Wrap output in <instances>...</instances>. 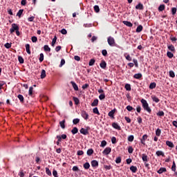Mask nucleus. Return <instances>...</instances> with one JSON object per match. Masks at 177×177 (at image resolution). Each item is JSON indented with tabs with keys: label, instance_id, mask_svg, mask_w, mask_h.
Returning a JSON list of instances; mask_svg holds the SVG:
<instances>
[{
	"label": "nucleus",
	"instance_id": "obj_1",
	"mask_svg": "<svg viewBox=\"0 0 177 177\" xmlns=\"http://www.w3.org/2000/svg\"><path fill=\"white\" fill-rule=\"evenodd\" d=\"M141 103L142 104V107L145 111H147L150 114L151 113V109L150 106H149V103H147V101L145 99L141 100Z\"/></svg>",
	"mask_w": 177,
	"mask_h": 177
},
{
	"label": "nucleus",
	"instance_id": "obj_2",
	"mask_svg": "<svg viewBox=\"0 0 177 177\" xmlns=\"http://www.w3.org/2000/svg\"><path fill=\"white\" fill-rule=\"evenodd\" d=\"M91 129V127H87L86 129L84 128H82L80 130V133H82V135H89V130Z\"/></svg>",
	"mask_w": 177,
	"mask_h": 177
},
{
	"label": "nucleus",
	"instance_id": "obj_3",
	"mask_svg": "<svg viewBox=\"0 0 177 177\" xmlns=\"http://www.w3.org/2000/svg\"><path fill=\"white\" fill-rule=\"evenodd\" d=\"M17 30H19V26H17V24H12V27L10 29V34H13V32H15V31H17Z\"/></svg>",
	"mask_w": 177,
	"mask_h": 177
},
{
	"label": "nucleus",
	"instance_id": "obj_4",
	"mask_svg": "<svg viewBox=\"0 0 177 177\" xmlns=\"http://www.w3.org/2000/svg\"><path fill=\"white\" fill-rule=\"evenodd\" d=\"M107 41L110 46H114V45H115V40H114L113 37H109Z\"/></svg>",
	"mask_w": 177,
	"mask_h": 177
},
{
	"label": "nucleus",
	"instance_id": "obj_5",
	"mask_svg": "<svg viewBox=\"0 0 177 177\" xmlns=\"http://www.w3.org/2000/svg\"><path fill=\"white\" fill-rule=\"evenodd\" d=\"M82 117L84 119V120H88V118H89V114H88V113H86V111H82Z\"/></svg>",
	"mask_w": 177,
	"mask_h": 177
},
{
	"label": "nucleus",
	"instance_id": "obj_6",
	"mask_svg": "<svg viewBox=\"0 0 177 177\" xmlns=\"http://www.w3.org/2000/svg\"><path fill=\"white\" fill-rule=\"evenodd\" d=\"M102 153L103 154H105V156H108L109 153H111V148L110 147L105 148Z\"/></svg>",
	"mask_w": 177,
	"mask_h": 177
},
{
	"label": "nucleus",
	"instance_id": "obj_7",
	"mask_svg": "<svg viewBox=\"0 0 177 177\" xmlns=\"http://www.w3.org/2000/svg\"><path fill=\"white\" fill-rule=\"evenodd\" d=\"M147 140V134H145L143 136H142V139H141V140H140V142H141V143H142V145H146V140Z\"/></svg>",
	"mask_w": 177,
	"mask_h": 177
},
{
	"label": "nucleus",
	"instance_id": "obj_8",
	"mask_svg": "<svg viewBox=\"0 0 177 177\" xmlns=\"http://www.w3.org/2000/svg\"><path fill=\"white\" fill-rule=\"evenodd\" d=\"M100 66L101 67V68H103L104 70V68L107 67V64L106 63V61L102 60L100 64Z\"/></svg>",
	"mask_w": 177,
	"mask_h": 177
},
{
	"label": "nucleus",
	"instance_id": "obj_9",
	"mask_svg": "<svg viewBox=\"0 0 177 177\" xmlns=\"http://www.w3.org/2000/svg\"><path fill=\"white\" fill-rule=\"evenodd\" d=\"M112 127L115 129H118V131H121V127H120L118 123L113 122L112 123Z\"/></svg>",
	"mask_w": 177,
	"mask_h": 177
},
{
	"label": "nucleus",
	"instance_id": "obj_10",
	"mask_svg": "<svg viewBox=\"0 0 177 177\" xmlns=\"http://www.w3.org/2000/svg\"><path fill=\"white\" fill-rule=\"evenodd\" d=\"M91 166L93 167H99V162H97V160H92L91 161Z\"/></svg>",
	"mask_w": 177,
	"mask_h": 177
},
{
	"label": "nucleus",
	"instance_id": "obj_11",
	"mask_svg": "<svg viewBox=\"0 0 177 177\" xmlns=\"http://www.w3.org/2000/svg\"><path fill=\"white\" fill-rule=\"evenodd\" d=\"M115 113V109H113L109 112L108 115L111 117V118H114V114Z\"/></svg>",
	"mask_w": 177,
	"mask_h": 177
},
{
	"label": "nucleus",
	"instance_id": "obj_12",
	"mask_svg": "<svg viewBox=\"0 0 177 177\" xmlns=\"http://www.w3.org/2000/svg\"><path fill=\"white\" fill-rule=\"evenodd\" d=\"M71 84L74 89V91H78V85L73 81L71 82Z\"/></svg>",
	"mask_w": 177,
	"mask_h": 177
},
{
	"label": "nucleus",
	"instance_id": "obj_13",
	"mask_svg": "<svg viewBox=\"0 0 177 177\" xmlns=\"http://www.w3.org/2000/svg\"><path fill=\"white\" fill-rule=\"evenodd\" d=\"M130 171H131L133 174H136V172L138 171V167H136V166H131L130 167Z\"/></svg>",
	"mask_w": 177,
	"mask_h": 177
},
{
	"label": "nucleus",
	"instance_id": "obj_14",
	"mask_svg": "<svg viewBox=\"0 0 177 177\" xmlns=\"http://www.w3.org/2000/svg\"><path fill=\"white\" fill-rule=\"evenodd\" d=\"M151 97L153 102H155V103H158L160 102V99H158V97H157L156 95H151Z\"/></svg>",
	"mask_w": 177,
	"mask_h": 177
},
{
	"label": "nucleus",
	"instance_id": "obj_15",
	"mask_svg": "<svg viewBox=\"0 0 177 177\" xmlns=\"http://www.w3.org/2000/svg\"><path fill=\"white\" fill-rule=\"evenodd\" d=\"M124 56L125 57L126 59L128 60V62H132V57L131 55H129V54L126 53H124Z\"/></svg>",
	"mask_w": 177,
	"mask_h": 177
},
{
	"label": "nucleus",
	"instance_id": "obj_16",
	"mask_svg": "<svg viewBox=\"0 0 177 177\" xmlns=\"http://www.w3.org/2000/svg\"><path fill=\"white\" fill-rule=\"evenodd\" d=\"M97 104H99V100L97 99L94 100L93 102L91 103L92 107H95L97 106Z\"/></svg>",
	"mask_w": 177,
	"mask_h": 177
},
{
	"label": "nucleus",
	"instance_id": "obj_17",
	"mask_svg": "<svg viewBox=\"0 0 177 177\" xmlns=\"http://www.w3.org/2000/svg\"><path fill=\"white\" fill-rule=\"evenodd\" d=\"M45 77H46V71L43 69L41 73L40 78H41V80H44Z\"/></svg>",
	"mask_w": 177,
	"mask_h": 177
},
{
	"label": "nucleus",
	"instance_id": "obj_18",
	"mask_svg": "<svg viewBox=\"0 0 177 177\" xmlns=\"http://www.w3.org/2000/svg\"><path fill=\"white\" fill-rule=\"evenodd\" d=\"M123 24H124V26H127V27H132V26H133V24H132V23L128 21H123Z\"/></svg>",
	"mask_w": 177,
	"mask_h": 177
},
{
	"label": "nucleus",
	"instance_id": "obj_19",
	"mask_svg": "<svg viewBox=\"0 0 177 177\" xmlns=\"http://www.w3.org/2000/svg\"><path fill=\"white\" fill-rule=\"evenodd\" d=\"M65 124H66V120H64L59 122V125L61 128H62V129H64V128H66Z\"/></svg>",
	"mask_w": 177,
	"mask_h": 177
},
{
	"label": "nucleus",
	"instance_id": "obj_20",
	"mask_svg": "<svg viewBox=\"0 0 177 177\" xmlns=\"http://www.w3.org/2000/svg\"><path fill=\"white\" fill-rule=\"evenodd\" d=\"M166 145L167 146H168L169 147H171V148H174V142H171V141H166Z\"/></svg>",
	"mask_w": 177,
	"mask_h": 177
},
{
	"label": "nucleus",
	"instance_id": "obj_21",
	"mask_svg": "<svg viewBox=\"0 0 177 177\" xmlns=\"http://www.w3.org/2000/svg\"><path fill=\"white\" fill-rule=\"evenodd\" d=\"M142 159L144 162H147V161H149V160L147 159V155L145 153L142 155Z\"/></svg>",
	"mask_w": 177,
	"mask_h": 177
},
{
	"label": "nucleus",
	"instance_id": "obj_22",
	"mask_svg": "<svg viewBox=\"0 0 177 177\" xmlns=\"http://www.w3.org/2000/svg\"><path fill=\"white\" fill-rule=\"evenodd\" d=\"M163 172H167V169L165 167H160V169L158 171V174H162Z\"/></svg>",
	"mask_w": 177,
	"mask_h": 177
},
{
	"label": "nucleus",
	"instance_id": "obj_23",
	"mask_svg": "<svg viewBox=\"0 0 177 177\" xmlns=\"http://www.w3.org/2000/svg\"><path fill=\"white\" fill-rule=\"evenodd\" d=\"M133 78L136 80H140L142 78V73H137L133 75Z\"/></svg>",
	"mask_w": 177,
	"mask_h": 177
},
{
	"label": "nucleus",
	"instance_id": "obj_24",
	"mask_svg": "<svg viewBox=\"0 0 177 177\" xmlns=\"http://www.w3.org/2000/svg\"><path fill=\"white\" fill-rule=\"evenodd\" d=\"M26 50L28 55H31V51L30 50V44H26Z\"/></svg>",
	"mask_w": 177,
	"mask_h": 177
},
{
	"label": "nucleus",
	"instance_id": "obj_25",
	"mask_svg": "<svg viewBox=\"0 0 177 177\" xmlns=\"http://www.w3.org/2000/svg\"><path fill=\"white\" fill-rule=\"evenodd\" d=\"M143 30V26L142 25H139L136 28V32H142Z\"/></svg>",
	"mask_w": 177,
	"mask_h": 177
},
{
	"label": "nucleus",
	"instance_id": "obj_26",
	"mask_svg": "<svg viewBox=\"0 0 177 177\" xmlns=\"http://www.w3.org/2000/svg\"><path fill=\"white\" fill-rule=\"evenodd\" d=\"M136 9H138L139 10H143V4H142V3H138V4L136 6Z\"/></svg>",
	"mask_w": 177,
	"mask_h": 177
},
{
	"label": "nucleus",
	"instance_id": "obj_27",
	"mask_svg": "<svg viewBox=\"0 0 177 177\" xmlns=\"http://www.w3.org/2000/svg\"><path fill=\"white\" fill-rule=\"evenodd\" d=\"M156 154V156H158V157H160V156H162V157H164V156H165L162 151H157Z\"/></svg>",
	"mask_w": 177,
	"mask_h": 177
},
{
	"label": "nucleus",
	"instance_id": "obj_28",
	"mask_svg": "<svg viewBox=\"0 0 177 177\" xmlns=\"http://www.w3.org/2000/svg\"><path fill=\"white\" fill-rule=\"evenodd\" d=\"M167 48L169 50H171V52H175V46H174V45L168 46Z\"/></svg>",
	"mask_w": 177,
	"mask_h": 177
},
{
	"label": "nucleus",
	"instance_id": "obj_29",
	"mask_svg": "<svg viewBox=\"0 0 177 177\" xmlns=\"http://www.w3.org/2000/svg\"><path fill=\"white\" fill-rule=\"evenodd\" d=\"M83 167L84 169H89L91 165L89 164V162H86L83 165Z\"/></svg>",
	"mask_w": 177,
	"mask_h": 177
},
{
	"label": "nucleus",
	"instance_id": "obj_30",
	"mask_svg": "<svg viewBox=\"0 0 177 177\" xmlns=\"http://www.w3.org/2000/svg\"><path fill=\"white\" fill-rule=\"evenodd\" d=\"M56 41H57V37L55 36L51 42V46H55V44H56Z\"/></svg>",
	"mask_w": 177,
	"mask_h": 177
},
{
	"label": "nucleus",
	"instance_id": "obj_31",
	"mask_svg": "<svg viewBox=\"0 0 177 177\" xmlns=\"http://www.w3.org/2000/svg\"><path fill=\"white\" fill-rule=\"evenodd\" d=\"M93 113H94V114H97V115H100V113L99 112L97 107H95L93 109Z\"/></svg>",
	"mask_w": 177,
	"mask_h": 177
},
{
	"label": "nucleus",
	"instance_id": "obj_32",
	"mask_svg": "<svg viewBox=\"0 0 177 177\" xmlns=\"http://www.w3.org/2000/svg\"><path fill=\"white\" fill-rule=\"evenodd\" d=\"M46 174L48 175V176H52V171H50V169L48 167H46Z\"/></svg>",
	"mask_w": 177,
	"mask_h": 177
},
{
	"label": "nucleus",
	"instance_id": "obj_33",
	"mask_svg": "<svg viewBox=\"0 0 177 177\" xmlns=\"http://www.w3.org/2000/svg\"><path fill=\"white\" fill-rule=\"evenodd\" d=\"M71 132L73 135H75L76 133H78V128L74 127L72 130Z\"/></svg>",
	"mask_w": 177,
	"mask_h": 177
},
{
	"label": "nucleus",
	"instance_id": "obj_34",
	"mask_svg": "<svg viewBox=\"0 0 177 177\" xmlns=\"http://www.w3.org/2000/svg\"><path fill=\"white\" fill-rule=\"evenodd\" d=\"M167 56L169 59H172V57H174V53H172L171 52L167 51Z\"/></svg>",
	"mask_w": 177,
	"mask_h": 177
},
{
	"label": "nucleus",
	"instance_id": "obj_35",
	"mask_svg": "<svg viewBox=\"0 0 177 177\" xmlns=\"http://www.w3.org/2000/svg\"><path fill=\"white\" fill-rule=\"evenodd\" d=\"M165 9V6L164 4H162L158 7L159 12H162V10H164Z\"/></svg>",
	"mask_w": 177,
	"mask_h": 177
},
{
	"label": "nucleus",
	"instance_id": "obj_36",
	"mask_svg": "<svg viewBox=\"0 0 177 177\" xmlns=\"http://www.w3.org/2000/svg\"><path fill=\"white\" fill-rule=\"evenodd\" d=\"M73 101L75 102V104H80V100L77 97H73Z\"/></svg>",
	"mask_w": 177,
	"mask_h": 177
},
{
	"label": "nucleus",
	"instance_id": "obj_37",
	"mask_svg": "<svg viewBox=\"0 0 177 177\" xmlns=\"http://www.w3.org/2000/svg\"><path fill=\"white\" fill-rule=\"evenodd\" d=\"M44 50H45V52H50V48L48 45H45L44 46Z\"/></svg>",
	"mask_w": 177,
	"mask_h": 177
},
{
	"label": "nucleus",
	"instance_id": "obj_38",
	"mask_svg": "<svg viewBox=\"0 0 177 177\" xmlns=\"http://www.w3.org/2000/svg\"><path fill=\"white\" fill-rule=\"evenodd\" d=\"M156 86V82H152L149 84V89H154Z\"/></svg>",
	"mask_w": 177,
	"mask_h": 177
},
{
	"label": "nucleus",
	"instance_id": "obj_39",
	"mask_svg": "<svg viewBox=\"0 0 177 177\" xmlns=\"http://www.w3.org/2000/svg\"><path fill=\"white\" fill-rule=\"evenodd\" d=\"M17 97L20 100V102H21V103L24 102V97H23L22 95H18Z\"/></svg>",
	"mask_w": 177,
	"mask_h": 177
},
{
	"label": "nucleus",
	"instance_id": "obj_40",
	"mask_svg": "<svg viewBox=\"0 0 177 177\" xmlns=\"http://www.w3.org/2000/svg\"><path fill=\"white\" fill-rule=\"evenodd\" d=\"M94 10L96 13H99L100 12V8H99V6H95Z\"/></svg>",
	"mask_w": 177,
	"mask_h": 177
},
{
	"label": "nucleus",
	"instance_id": "obj_41",
	"mask_svg": "<svg viewBox=\"0 0 177 177\" xmlns=\"http://www.w3.org/2000/svg\"><path fill=\"white\" fill-rule=\"evenodd\" d=\"M171 170L175 172L176 171V164L175 163V161L173 162V165L171 167Z\"/></svg>",
	"mask_w": 177,
	"mask_h": 177
},
{
	"label": "nucleus",
	"instance_id": "obj_42",
	"mask_svg": "<svg viewBox=\"0 0 177 177\" xmlns=\"http://www.w3.org/2000/svg\"><path fill=\"white\" fill-rule=\"evenodd\" d=\"M93 154V149H89L87 150V156H92Z\"/></svg>",
	"mask_w": 177,
	"mask_h": 177
},
{
	"label": "nucleus",
	"instance_id": "obj_43",
	"mask_svg": "<svg viewBox=\"0 0 177 177\" xmlns=\"http://www.w3.org/2000/svg\"><path fill=\"white\" fill-rule=\"evenodd\" d=\"M169 77L171 78H175V72H174V71H169Z\"/></svg>",
	"mask_w": 177,
	"mask_h": 177
},
{
	"label": "nucleus",
	"instance_id": "obj_44",
	"mask_svg": "<svg viewBox=\"0 0 177 177\" xmlns=\"http://www.w3.org/2000/svg\"><path fill=\"white\" fill-rule=\"evenodd\" d=\"M57 139H58V140L57 141V146H59L60 142H62V137L60 136H57Z\"/></svg>",
	"mask_w": 177,
	"mask_h": 177
},
{
	"label": "nucleus",
	"instance_id": "obj_45",
	"mask_svg": "<svg viewBox=\"0 0 177 177\" xmlns=\"http://www.w3.org/2000/svg\"><path fill=\"white\" fill-rule=\"evenodd\" d=\"M73 123L74 124V125H77V124L80 123V119L78 118L73 119Z\"/></svg>",
	"mask_w": 177,
	"mask_h": 177
},
{
	"label": "nucleus",
	"instance_id": "obj_46",
	"mask_svg": "<svg viewBox=\"0 0 177 177\" xmlns=\"http://www.w3.org/2000/svg\"><path fill=\"white\" fill-rule=\"evenodd\" d=\"M156 136H160L161 135V129H157L156 131Z\"/></svg>",
	"mask_w": 177,
	"mask_h": 177
},
{
	"label": "nucleus",
	"instance_id": "obj_47",
	"mask_svg": "<svg viewBox=\"0 0 177 177\" xmlns=\"http://www.w3.org/2000/svg\"><path fill=\"white\" fill-rule=\"evenodd\" d=\"M31 41H32V42L35 43L38 41V38H37V37H35V36H32L31 37Z\"/></svg>",
	"mask_w": 177,
	"mask_h": 177
},
{
	"label": "nucleus",
	"instance_id": "obj_48",
	"mask_svg": "<svg viewBox=\"0 0 177 177\" xmlns=\"http://www.w3.org/2000/svg\"><path fill=\"white\" fill-rule=\"evenodd\" d=\"M5 48H6V49H10V48H12V44L10 43H6L4 45Z\"/></svg>",
	"mask_w": 177,
	"mask_h": 177
},
{
	"label": "nucleus",
	"instance_id": "obj_49",
	"mask_svg": "<svg viewBox=\"0 0 177 177\" xmlns=\"http://www.w3.org/2000/svg\"><path fill=\"white\" fill-rule=\"evenodd\" d=\"M95 59H91L88 62V66H93L95 64Z\"/></svg>",
	"mask_w": 177,
	"mask_h": 177
},
{
	"label": "nucleus",
	"instance_id": "obj_50",
	"mask_svg": "<svg viewBox=\"0 0 177 177\" xmlns=\"http://www.w3.org/2000/svg\"><path fill=\"white\" fill-rule=\"evenodd\" d=\"M18 60L21 64H23V63H24V59H23L21 56L18 57Z\"/></svg>",
	"mask_w": 177,
	"mask_h": 177
},
{
	"label": "nucleus",
	"instance_id": "obj_51",
	"mask_svg": "<svg viewBox=\"0 0 177 177\" xmlns=\"http://www.w3.org/2000/svg\"><path fill=\"white\" fill-rule=\"evenodd\" d=\"M107 145V142L106 140H103L101 142L100 147H104Z\"/></svg>",
	"mask_w": 177,
	"mask_h": 177
},
{
	"label": "nucleus",
	"instance_id": "obj_52",
	"mask_svg": "<svg viewBox=\"0 0 177 177\" xmlns=\"http://www.w3.org/2000/svg\"><path fill=\"white\" fill-rule=\"evenodd\" d=\"M133 139H135V138L133 137V135H131L128 137L129 142H133Z\"/></svg>",
	"mask_w": 177,
	"mask_h": 177
},
{
	"label": "nucleus",
	"instance_id": "obj_53",
	"mask_svg": "<svg viewBox=\"0 0 177 177\" xmlns=\"http://www.w3.org/2000/svg\"><path fill=\"white\" fill-rule=\"evenodd\" d=\"M24 10H19L18 12L17 13V16H19V17H21V15H23Z\"/></svg>",
	"mask_w": 177,
	"mask_h": 177
},
{
	"label": "nucleus",
	"instance_id": "obj_54",
	"mask_svg": "<svg viewBox=\"0 0 177 177\" xmlns=\"http://www.w3.org/2000/svg\"><path fill=\"white\" fill-rule=\"evenodd\" d=\"M105 97H106V95H104V93H102L99 95L100 100H103V99H104Z\"/></svg>",
	"mask_w": 177,
	"mask_h": 177
},
{
	"label": "nucleus",
	"instance_id": "obj_55",
	"mask_svg": "<svg viewBox=\"0 0 177 177\" xmlns=\"http://www.w3.org/2000/svg\"><path fill=\"white\" fill-rule=\"evenodd\" d=\"M64 64H66V60H64V59H62L61 60V63L59 64V67H63V66H64Z\"/></svg>",
	"mask_w": 177,
	"mask_h": 177
},
{
	"label": "nucleus",
	"instance_id": "obj_56",
	"mask_svg": "<svg viewBox=\"0 0 177 177\" xmlns=\"http://www.w3.org/2000/svg\"><path fill=\"white\" fill-rule=\"evenodd\" d=\"M125 89H126V91H131V84H126V85H125Z\"/></svg>",
	"mask_w": 177,
	"mask_h": 177
},
{
	"label": "nucleus",
	"instance_id": "obj_57",
	"mask_svg": "<svg viewBox=\"0 0 177 177\" xmlns=\"http://www.w3.org/2000/svg\"><path fill=\"white\" fill-rule=\"evenodd\" d=\"M33 88H32V86H30V88H29V91H28V93H29V95L30 96H32V91H33Z\"/></svg>",
	"mask_w": 177,
	"mask_h": 177
},
{
	"label": "nucleus",
	"instance_id": "obj_58",
	"mask_svg": "<svg viewBox=\"0 0 177 177\" xmlns=\"http://www.w3.org/2000/svg\"><path fill=\"white\" fill-rule=\"evenodd\" d=\"M39 60L40 62H44V53H41V54H40Z\"/></svg>",
	"mask_w": 177,
	"mask_h": 177
},
{
	"label": "nucleus",
	"instance_id": "obj_59",
	"mask_svg": "<svg viewBox=\"0 0 177 177\" xmlns=\"http://www.w3.org/2000/svg\"><path fill=\"white\" fill-rule=\"evenodd\" d=\"M133 62L134 65H135L136 67H139V64H138V59H133Z\"/></svg>",
	"mask_w": 177,
	"mask_h": 177
},
{
	"label": "nucleus",
	"instance_id": "obj_60",
	"mask_svg": "<svg viewBox=\"0 0 177 177\" xmlns=\"http://www.w3.org/2000/svg\"><path fill=\"white\" fill-rule=\"evenodd\" d=\"M157 115H158V117H163L164 111H161L158 112Z\"/></svg>",
	"mask_w": 177,
	"mask_h": 177
},
{
	"label": "nucleus",
	"instance_id": "obj_61",
	"mask_svg": "<svg viewBox=\"0 0 177 177\" xmlns=\"http://www.w3.org/2000/svg\"><path fill=\"white\" fill-rule=\"evenodd\" d=\"M126 109L128 111H132L133 110V107L131 106V105H128Z\"/></svg>",
	"mask_w": 177,
	"mask_h": 177
},
{
	"label": "nucleus",
	"instance_id": "obj_62",
	"mask_svg": "<svg viewBox=\"0 0 177 177\" xmlns=\"http://www.w3.org/2000/svg\"><path fill=\"white\" fill-rule=\"evenodd\" d=\"M171 13L173 15H176V8H171Z\"/></svg>",
	"mask_w": 177,
	"mask_h": 177
},
{
	"label": "nucleus",
	"instance_id": "obj_63",
	"mask_svg": "<svg viewBox=\"0 0 177 177\" xmlns=\"http://www.w3.org/2000/svg\"><path fill=\"white\" fill-rule=\"evenodd\" d=\"M116 164H120L121 162V157H118L115 159Z\"/></svg>",
	"mask_w": 177,
	"mask_h": 177
},
{
	"label": "nucleus",
	"instance_id": "obj_64",
	"mask_svg": "<svg viewBox=\"0 0 177 177\" xmlns=\"http://www.w3.org/2000/svg\"><path fill=\"white\" fill-rule=\"evenodd\" d=\"M53 175L54 177H59L57 176V171H56V170L53 171Z\"/></svg>",
	"mask_w": 177,
	"mask_h": 177
}]
</instances>
